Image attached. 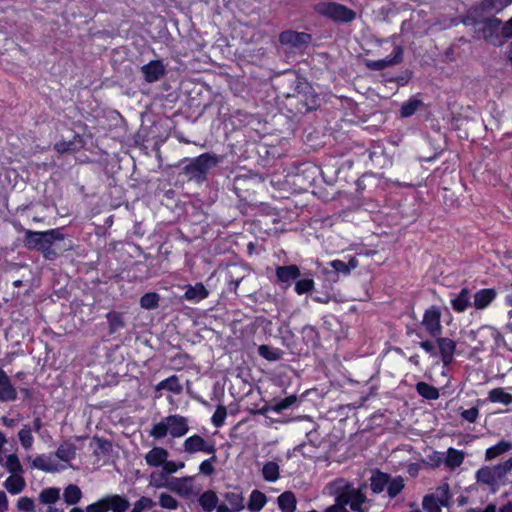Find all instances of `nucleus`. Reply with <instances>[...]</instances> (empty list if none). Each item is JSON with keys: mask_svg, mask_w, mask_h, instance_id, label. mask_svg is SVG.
<instances>
[{"mask_svg": "<svg viewBox=\"0 0 512 512\" xmlns=\"http://www.w3.org/2000/svg\"><path fill=\"white\" fill-rule=\"evenodd\" d=\"M55 149L59 153H66L75 150V143L73 141H61L55 144Z\"/></svg>", "mask_w": 512, "mask_h": 512, "instance_id": "obj_59", "label": "nucleus"}, {"mask_svg": "<svg viewBox=\"0 0 512 512\" xmlns=\"http://www.w3.org/2000/svg\"><path fill=\"white\" fill-rule=\"evenodd\" d=\"M149 485L154 488H168V475L162 469L153 471L149 476Z\"/></svg>", "mask_w": 512, "mask_h": 512, "instance_id": "obj_39", "label": "nucleus"}, {"mask_svg": "<svg viewBox=\"0 0 512 512\" xmlns=\"http://www.w3.org/2000/svg\"><path fill=\"white\" fill-rule=\"evenodd\" d=\"M109 510L113 512H126L130 508L129 499L120 494L106 495Z\"/></svg>", "mask_w": 512, "mask_h": 512, "instance_id": "obj_24", "label": "nucleus"}, {"mask_svg": "<svg viewBox=\"0 0 512 512\" xmlns=\"http://www.w3.org/2000/svg\"><path fill=\"white\" fill-rule=\"evenodd\" d=\"M511 4L512 0H483L480 3V9L487 12H501Z\"/></svg>", "mask_w": 512, "mask_h": 512, "instance_id": "obj_31", "label": "nucleus"}, {"mask_svg": "<svg viewBox=\"0 0 512 512\" xmlns=\"http://www.w3.org/2000/svg\"><path fill=\"white\" fill-rule=\"evenodd\" d=\"M60 499V489L49 487L39 493V501L45 505L55 504Z\"/></svg>", "mask_w": 512, "mask_h": 512, "instance_id": "obj_33", "label": "nucleus"}, {"mask_svg": "<svg viewBox=\"0 0 512 512\" xmlns=\"http://www.w3.org/2000/svg\"><path fill=\"white\" fill-rule=\"evenodd\" d=\"M141 71L148 83H154L165 74V66L161 60H152L142 66Z\"/></svg>", "mask_w": 512, "mask_h": 512, "instance_id": "obj_15", "label": "nucleus"}, {"mask_svg": "<svg viewBox=\"0 0 512 512\" xmlns=\"http://www.w3.org/2000/svg\"><path fill=\"white\" fill-rule=\"evenodd\" d=\"M279 40L283 45L300 49L306 47L310 43L311 36L304 32L288 30L280 34Z\"/></svg>", "mask_w": 512, "mask_h": 512, "instance_id": "obj_12", "label": "nucleus"}, {"mask_svg": "<svg viewBox=\"0 0 512 512\" xmlns=\"http://www.w3.org/2000/svg\"><path fill=\"white\" fill-rule=\"evenodd\" d=\"M183 450L186 454L192 455L198 452L205 454L216 453L215 443L207 441L199 434H193L186 438L183 442Z\"/></svg>", "mask_w": 512, "mask_h": 512, "instance_id": "obj_9", "label": "nucleus"}, {"mask_svg": "<svg viewBox=\"0 0 512 512\" xmlns=\"http://www.w3.org/2000/svg\"><path fill=\"white\" fill-rule=\"evenodd\" d=\"M16 506L22 512H35V503L32 498L27 496L19 498Z\"/></svg>", "mask_w": 512, "mask_h": 512, "instance_id": "obj_51", "label": "nucleus"}, {"mask_svg": "<svg viewBox=\"0 0 512 512\" xmlns=\"http://www.w3.org/2000/svg\"><path fill=\"white\" fill-rule=\"evenodd\" d=\"M55 457L64 463H69L76 457V447L73 443L65 441L56 450Z\"/></svg>", "mask_w": 512, "mask_h": 512, "instance_id": "obj_25", "label": "nucleus"}, {"mask_svg": "<svg viewBox=\"0 0 512 512\" xmlns=\"http://www.w3.org/2000/svg\"><path fill=\"white\" fill-rule=\"evenodd\" d=\"M16 398V389L6 372L0 368V402L14 401Z\"/></svg>", "mask_w": 512, "mask_h": 512, "instance_id": "obj_16", "label": "nucleus"}, {"mask_svg": "<svg viewBox=\"0 0 512 512\" xmlns=\"http://www.w3.org/2000/svg\"><path fill=\"white\" fill-rule=\"evenodd\" d=\"M4 488L11 494H20L26 487V481L23 474L10 475L3 482Z\"/></svg>", "mask_w": 512, "mask_h": 512, "instance_id": "obj_23", "label": "nucleus"}, {"mask_svg": "<svg viewBox=\"0 0 512 512\" xmlns=\"http://www.w3.org/2000/svg\"><path fill=\"white\" fill-rule=\"evenodd\" d=\"M277 279L290 286L292 281L300 276V270L296 265L279 266L276 269Z\"/></svg>", "mask_w": 512, "mask_h": 512, "instance_id": "obj_20", "label": "nucleus"}, {"mask_svg": "<svg viewBox=\"0 0 512 512\" xmlns=\"http://www.w3.org/2000/svg\"><path fill=\"white\" fill-rule=\"evenodd\" d=\"M266 500V496L262 492L254 490L250 495L248 509L250 511L258 512L264 507Z\"/></svg>", "mask_w": 512, "mask_h": 512, "instance_id": "obj_38", "label": "nucleus"}, {"mask_svg": "<svg viewBox=\"0 0 512 512\" xmlns=\"http://www.w3.org/2000/svg\"><path fill=\"white\" fill-rule=\"evenodd\" d=\"M441 310L437 306H431L425 310L421 321L422 327L433 338L442 334Z\"/></svg>", "mask_w": 512, "mask_h": 512, "instance_id": "obj_8", "label": "nucleus"}, {"mask_svg": "<svg viewBox=\"0 0 512 512\" xmlns=\"http://www.w3.org/2000/svg\"><path fill=\"white\" fill-rule=\"evenodd\" d=\"M85 511L86 512H108L109 506L107 503V497L104 496V497L100 498L99 500H97L96 502L87 505L85 508Z\"/></svg>", "mask_w": 512, "mask_h": 512, "instance_id": "obj_50", "label": "nucleus"}, {"mask_svg": "<svg viewBox=\"0 0 512 512\" xmlns=\"http://www.w3.org/2000/svg\"><path fill=\"white\" fill-rule=\"evenodd\" d=\"M208 290L205 288V286L202 283H196L195 285H188L186 287V291L183 295V298L192 301V302H199L205 298L208 297Z\"/></svg>", "mask_w": 512, "mask_h": 512, "instance_id": "obj_22", "label": "nucleus"}, {"mask_svg": "<svg viewBox=\"0 0 512 512\" xmlns=\"http://www.w3.org/2000/svg\"><path fill=\"white\" fill-rule=\"evenodd\" d=\"M449 500L448 488L441 487L436 494L426 495L422 506L426 512H441L442 506H447Z\"/></svg>", "mask_w": 512, "mask_h": 512, "instance_id": "obj_10", "label": "nucleus"}, {"mask_svg": "<svg viewBox=\"0 0 512 512\" xmlns=\"http://www.w3.org/2000/svg\"><path fill=\"white\" fill-rule=\"evenodd\" d=\"M199 504L206 512L213 511L218 504V497L213 491H206L199 497Z\"/></svg>", "mask_w": 512, "mask_h": 512, "instance_id": "obj_32", "label": "nucleus"}, {"mask_svg": "<svg viewBox=\"0 0 512 512\" xmlns=\"http://www.w3.org/2000/svg\"><path fill=\"white\" fill-rule=\"evenodd\" d=\"M404 488V481L401 477L392 479L387 485V493L391 498L396 497Z\"/></svg>", "mask_w": 512, "mask_h": 512, "instance_id": "obj_49", "label": "nucleus"}, {"mask_svg": "<svg viewBox=\"0 0 512 512\" xmlns=\"http://www.w3.org/2000/svg\"><path fill=\"white\" fill-rule=\"evenodd\" d=\"M210 455V458L202 461L199 465V472L205 476H211L215 472L214 464L217 462V456L216 453Z\"/></svg>", "mask_w": 512, "mask_h": 512, "instance_id": "obj_45", "label": "nucleus"}, {"mask_svg": "<svg viewBox=\"0 0 512 512\" xmlns=\"http://www.w3.org/2000/svg\"><path fill=\"white\" fill-rule=\"evenodd\" d=\"M189 431L188 419L184 416L174 414L165 417L160 422L154 424L150 430V436L154 439H162L168 434L173 438H180Z\"/></svg>", "mask_w": 512, "mask_h": 512, "instance_id": "obj_1", "label": "nucleus"}, {"mask_svg": "<svg viewBox=\"0 0 512 512\" xmlns=\"http://www.w3.org/2000/svg\"><path fill=\"white\" fill-rule=\"evenodd\" d=\"M330 493L335 495V504L329 506L324 512H349L352 508V486L349 482L338 479L330 484Z\"/></svg>", "mask_w": 512, "mask_h": 512, "instance_id": "obj_3", "label": "nucleus"}, {"mask_svg": "<svg viewBox=\"0 0 512 512\" xmlns=\"http://www.w3.org/2000/svg\"><path fill=\"white\" fill-rule=\"evenodd\" d=\"M475 36L477 38H483L498 46L502 44L501 36V20L495 17L477 20L473 22Z\"/></svg>", "mask_w": 512, "mask_h": 512, "instance_id": "obj_4", "label": "nucleus"}, {"mask_svg": "<svg viewBox=\"0 0 512 512\" xmlns=\"http://www.w3.org/2000/svg\"><path fill=\"white\" fill-rule=\"evenodd\" d=\"M83 493L81 489L75 484H69L65 487L63 492L64 502L69 505H76L82 499Z\"/></svg>", "mask_w": 512, "mask_h": 512, "instance_id": "obj_27", "label": "nucleus"}, {"mask_svg": "<svg viewBox=\"0 0 512 512\" xmlns=\"http://www.w3.org/2000/svg\"><path fill=\"white\" fill-rule=\"evenodd\" d=\"M64 239L60 229H51L44 232H35L27 230L25 232L24 245L28 249L42 250L48 244H54L55 241Z\"/></svg>", "mask_w": 512, "mask_h": 512, "instance_id": "obj_6", "label": "nucleus"}, {"mask_svg": "<svg viewBox=\"0 0 512 512\" xmlns=\"http://www.w3.org/2000/svg\"><path fill=\"white\" fill-rule=\"evenodd\" d=\"M52 246L53 244H48L41 250L46 259L53 260L57 256V253L52 249Z\"/></svg>", "mask_w": 512, "mask_h": 512, "instance_id": "obj_62", "label": "nucleus"}, {"mask_svg": "<svg viewBox=\"0 0 512 512\" xmlns=\"http://www.w3.org/2000/svg\"><path fill=\"white\" fill-rule=\"evenodd\" d=\"M488 400L492 403H500L508 406L512 404V394L508 393L503 388H494L488 392Z\"/></svg>", "mask_w": 512, "mask_h": 512, "instance_id": "obj_28", "label": "nucleus"}, {"mask_svg": "<svg viewBox=\"0 0 512 512\" xmlns=\"http://www.w3.org/2000/svg\"><path fill=\"white\" fill-rule=\"evenodd\" d=\"M422 105V102L418 99H410L405 102L401 107V116L410 117L412 116Z\"/></svg>", "mask_w": 512, "mask_h": 512, "instance_id": "obj_47", "label": "nucleus"}, {"mask_svg": "<svg viewBox=\"0 0 512 512\" xmlns=\"http://www.w3.org/2000/svg\"><path fill=\"white\" fill-rule=\"evenodd\" d=\"M512 470V457L504 463L495 466H485L476 472V479L479 483L487 486H496L506 474Z\"/></svg>", "mask_w": 512, "mask_h": 512, "instance_id": "obj_5", "label": "nucleus"}, {"mask_svg": "<svg viewBox=\"0 0 512 512\" xmlns=\"http://www.w3.org/2000/svg\"><path fill=\"white\" fill-rule=\"evenodd\" d=\"M19 441L22 445V447L26 450H29L32 448L34 439L32 436V429L28 426H24L19 432H18Z\"/></svg>", "mask_w": 512, "mask_h": 512, "instance_id": "obj_42", "label": "nucleus"}, {"mask_svg": "<svg viewBox=\"0 0 512 512\" xmlns=\"http://www.w3.org/2000/svg\"><path fill=\"white\" fill-rule=\"evenodd\" d=\"M296 503V497L290 491H286L278 497V505L282 512H295Z\"/></svg>", "mask_w": 512, "mask_h": 512, "instance_id": "obj_30", "label": "nucleus"}, {"mask_svg": "<svg viewBox=\"0 0 512 512\" xmlns=\"http://www.w3.org/2000/svg\"><path fill=\"white\" fill-rule=\"evenodd\" d=\"M512 448V444L508 441H500L496 445L487 448L485 456L487 460H492L499 455L507 452Z\"/></svg>", "mask_w": 512, "mask_h": 512, "instance_id": "obj_36", "label": "nucleus"}, {"mask_svg": "<svg viewBox=\"0 0 512 512\" xmlns=\"http://www.w3.org/2000/svg\"><path fill=\"white\" fill-rule=\"evenodd\" d=\"M452 309L457 313H462L471 305V292L468 288H462L460 292L451 298Z\"/></svg>", "mask_w": 512, "mask_h": 512, "instance_id": "obj_18", "label": "nucleus"}, {"mask_svg": "<svg viewBox=\"0 0 512 512\" xmlns=\"http://www.w3.org/2000/svg\"><path fill=\"white\" fill-rule=\"evenodd\" d=\"M435 338L441 361L444 365L451 364L456 353V341L448 337H441V335Z\"/></svg>", "mask_w": 512, "mask_h": 512, "instance_id": "obj_13", "label": "nucleus"}, {"mask_svg": "<svg viewBox=\"0 0 512 512\" xmlns=\"http://www.w3.org/2000/svg\"><path fill=\"white\" fill-rule=\"evenodd\" d=\"M501 36L505 39L512 37V17L506 23H501Z\"/></svg>", "mask_w": 512, "mask_h": 512, "instance_id": "obj_61", "label": "nucleus"}, {"mask_svg": "<svg viewBox=\"0 0 512 512\" xmlns=\"http://www.w3.org/2000/svg\"><path fill=\"white\" fill-rule=\"evenodd\" d=\"M159 295L154 292L146 293L140 298V305L142 308L151 310L158 307Z\"/></svg>", "mask_w": 512, "mask_h": 512, "instance_id": "obj_41", "label": "nucleus"}, {"mask_svg": "<svg viewBox=\"0 0 512 512\" xmlns=\"http://www.w3.org/2000/svg\"><path fill=\"white\" fill-rule=\"evenodd\" d=\"M403 49L401 46L393 44L391 55L386 58L368 62V67L373 70H382L386 67L396 65L402 61Z\"/></svg>", "mask_w": 512, "mask_h": 512, "instance_id": "obj_14", "label": "nucleus"}, {"mask_svg": "<svg viewBox=\"0 0 512 512\" xmlns=\"http://www.w3.org/2000/svg\"><path fill=\"white\" fill-rule=\"evenodd\" d=\"M225 499L233 511H240L244 507L243 497L239 492H228Z\"/></svg>", "mask_w": 512, "mask_h": 512, "instance_id": "obj_44", "label": "nucleus"}, {"mask_svg": "<svg viewBox=\"0 0 512 512\" xmlns=\"http://www.w3.org/2000/svg\"><path fill=\"white\" fill-rule=\"evenodd\" d=\"M68 465L62 464L57 461L51 454H42L36 456L32 462L31 467L47 473L60 472L67 468Z\"/></svg>", "mask_w": 512, "mask_h": 512, "instance_id": "obj_11", "label": "nucleus"}, {"mask_svg": "<svg viewBox=\"0 0 512 512\" xmlns=\"http://www.w3.org/2000/svg\"><path fill=\"white\" fill-rule=\"evenodd\" d=\"M193 476H186L181 478H175L168 485V489L174 491L175 493L187 497L193 492Z\"/></svg>", "mask_w": 512, "mask_h": 512, "instance_id": "obj_17", "label": "nucleus"}, {"mask_svg": "<svg viewBox=\"0 0 512 512\" xmlns=\"http://www.w3.org/2000/svg\"><path fill=\"white\" fill-rule=\"evenodd\" d=\"M354 512H367V507H362V504L365 502L364 496L354 489Z\"/></svg>", "mask_w": 512, "mask_h": 512, "instance_id": "obj_57", "label": "nucleus"}, {"mask_svg": "<svg viewBox=\"0 0 512 512\" xmlns=\"http://www.w3.org/2000/svg\"><path fill=\"white\" fill-rule=\"evenodd\" d=\"M258 353L261 357L268 361H277L281 358L282 352L278 348H271L268 345H260Z\"/></svg>", "mask_w": 512, "mask_h": 512, "instance_id": "obj_40", "label": "nucleus"}, {"mask_svg": "<svg viewBox=\"0 0 512 512\" xmlns=\"http://www.w3.org/2000/svg\"><path fill=\"white\" fill-rule=\"evenodd\" d=\"M168 451L163 447H154L148 451L144 457L145 462L150 467H160L168 458Z\"/></svg>", "mask_w": 512, "mask_h": 512, "instance_id": "obj_19", "label": "nucleus"}, {"mask_svg": "<svg viewBox=\"0 0 512 512\" xmlns=\"http://www.w3.org/2000/svg\"><path fill=\"white\" fill-rule=\"evenodd\" d=\"M219 158L210 153H204L196 157L190 164L184 167V173L190 180L203 181L207 172L217 166Z\"/></svg>", "mask_w": 512, "mask_h": 512, "instance_id": "obj_2", "label": "nucleus"}, {"mask_svg": "<svg viewBox=\"0 0 512 512\" xmlns=\"http://www.w3.org/2000/svg\"><path fill=\"white\" fill-rule=\"evenodd\" d=\"M496 295V291L491 288L477 291L474 295V307L478 310L485 309L496 298Z\"/></svg>", "mask_w": 512, "mask_h": 512, "instance_id": "obj_21", "label": "nucleus"}, {"mask_svg": "<svg viewBox=\"0 0 512 512\" xmlns=\"http://www.w3.org/2000/svg\"><path fill=\"white\" fill-rule=\"evenodd\" d=\"M262 474L264 479L268 482L277 481L280 476L279 465L274 461L265 463L262 469Z\"/></svg>", "mask_w": 512, "mask_h": 512, "instance_id": "obj_37", "label": "nucleus"}, {"mask_svg": "<svg viewBox=\"0 0 512 512\" xmlns=\"http://www.w3.org/2000/svg\"><path fill=\"white\" fill-rule=\"evenodd\" d=\"M227 416V409L225 406H218L216 411L214 412L212 416V424L215 427H221L224 424V421Z\"/></svg>", "mask_w": 512, "mask_h": 512, "instance_id": "obj_52", "label": "nucleus"}, {"mask_svg": "<svg viewBox=\"0 0 512 512\" xmlns=\"http://www.w3.org/2000/svg\"><path fill=\"white\" fill-rule=\"evenodd\" d=\"M419 346L430 356H435L437 354L435 343L430 340L421 341Z\"/></svg>", "mask_w": 512, "mask_h": 512, "instance_id": "obj_60", "label": "nucleus"}, {"mask_svg": "<svg viewBox=\"0 0 512 512\" xmlns=\"http://www.w3.org/2000/svg\"><path fill=\"white\" fill-rule=\"evenodd\" d=\"M314 288V281L312 279H301L295 284V291L298 294L310 292Z\"/></svg>", "mask_w": 512, "mask_h": 512, "instance_id": "obj_53", "label": "nucleus"}, {"mask_svg": "<svg viewBox=\"0 0 512 512\" xmlns=\"http://www.w3.org/2000/svg\"><path fill=\"white\" fill-rule=\"evenodd\" d=\"M52 246L53 244H48L41 250L46 259L53 260L57 256V253L52 249Z\"/></svg>", "mask_w": 512, "mask_h": 512, "instance_id": "obj_63", "label": "nucleus"}, {"mask_svg": "<svg viewBox=\"0 0 512 512\" xmlns=\"http://www.w3.org/2000/svg\"><path fill=\"white\" fill-rule=\"evenodd\" d=\"M156 390H168L173 393H180L182 391V386L179 382V379L176 375H172L156 385Z\"/></svg>", "mask_w": 512, "mask_h": 512, "instance_id": "obj_34", "label": "nucleus"}, {"mask_svg": "<svg viewBox=\"0 0 512 512\" xmlns=\"http://www.w3.org/2000/svg\"><path fill=\"white\" fill-rule=\"evenodd\" d=\"M185 464L183 462H174V461H168L165 460V463L162 464V470L164 471V474H167L168 476L170 474L176 473L178 470L184 468Z\"/></svg>", "mask_w": 512, "mask_h": 512, "instance_id": "obj_55", "label": "nucleus"}, {"mask_svg": "<svg viewBox=\"0 0 512 512\" xmlns=\"http://www.w3.org/2000/svg\"><path fill=\"white\" fill-rule=\"evenodd\" d=\"M159 505L164 509L175 510L178 508L179 502L170 494L161 493L159 495Z\"/></svg>", "mask_w": 512, "mask_h": 512, "instance_id": "obj_48", "label": "nucleus"}, {"mask_svg": "<svg viewBox=\"0 0 512 512\" xmlns=\"http://www.w3.org/2000/svg\"><path fill=\"white\" fill-rule=\"evenodd\" d=\"M478 416H479V409L477 407H472L470 409H466L461 412V417L469 423L476 422Z\"/></svg>", "mask_w": 512, "mask_h": 512, "instance_id": "obj_56", "label": "nucleus"}, {"mask_svg": "<svg viewBox=\"0 0 512 512\" xmlns=\"http://www.w3.org/2000/svg\"><path fill=\"white\" fill-rule=\"evenodd\" d=\"M295 402H296V396L292 395V396L286 397L285 399H282L275 404L274 410L277 412H281V411L289 408L290 406H292Z\"/></svg>", "mask_w": 512, "mask_h": 512, "instance_id": "obj_58", "label": "nucleus"}, {"mask_svg": "<svg viewBox=\"0 0 512 512\" xmlns=\"http://www.w3.org/2000/svg\"><path fill=\"white\" fill-rule=\"evenodd\" d=\"M9 507V501L6 493L0 491V512H6Z\"/></svg>", "mask_w": 512, "mask_h": 512, "instance_id": "obj_64", "label": "nucleus"}, {"mask_svg": "<svg viewBox=\"0 0 512 512\" xmlns=\"http://www.w3.org/2000/svg\"><path fill=\"white\" fill-rule=\"evenodd\" d=\"M0 463L11 475L24 473L23 466L15 453L7 455L4 462L0 458Z\"/></svg>", "mask_w": 512, "mask_h": 512, "instance_id": "obj_26", "label": "nucleus"}, {"mask_svg": "<svg viewBox=\"0 0 512 512\" xmlns=\"http://www.w3.org/2000/svg\"><path fill=\"white\" fill-rule=\"evenodd\" d=\"M416 390L420 396L428 400H437L440 396L438 389L426 382H418Z\"/></svg>", "mask_w": 512, "mask_h": 512, "instance_id": "obj_35", "label": "nucleus"}, {"mask_svg": "<svg viewBox=\"0 0 512 512\" xmlns=\"http://www.w3.org/2000/svg\"><path fill=\"white\" fill-rule=\"evenodd\" d=\"M155 506V502L146 496L140 497L134 504L130 512H144L152 509Z\"/></svg>", "mask_w": 512, "mask_h": 512, "instance_id": "obj_46", "label": "nucleus"}, {"mask_svg": "<svg viewBox=\"0 0 512 512\" xmlns=\"http://www.w3.org/2000/svg\"><path fill=\"white\" fill-rule=\"evenodd\" d=\"M351 263L352 260H349L348 263H345L341 260H333L329 264L335 270V272L348 276L350 273L349 265Z\"/></svg>", "mask_w": 512, "mask_h": 512, "instance_id": "obj_54", "label": "nucleus"}, {"mask_svg": "<svg viewBox=\"0 0 512 512\" xmlns=\"http://www.w3.org/2000/svg\"><path fill=\"white\" fill-rule=\"evenodd\" d=\"M464 453L460 450H457L455 448H449L446 452V457L444 460V464L450 468V469H456L464 461Z\"/></svg>", "mask_w": 512, "mask_h": 512, "instance_id": "obj_29", "label": "nucleus"}, {"mask_svg": "<svg viewBox=\"0 0 512 512\" xmlns=\"http://www.w3.org/2000/svg\"><path fill=\"white\" fill-rule=\"evenodd\" d=\"M318 14L337 22H349L352 20V11L344 5L334 2H321L315 6Z\"/></svg>", "mask_w": 512, "mask_h": 512, "instance_id": "obj_7", "label": "nucleus"}, {"mask_svg": "<svg viewBox=\"0 0 512 512\" xmlns=\"http://www.w3.org/2000/svg\"><path fill=\"white\" fill-rule=\"evenodd\" d=\"M110 333H115L124 327L123 317L120 313L110 312L107 314Z\"/></svg>", "mask_w": 512, "mask_h": 512, "instance_id": "obj_43", "label": "nucleus"}]
</instances>
